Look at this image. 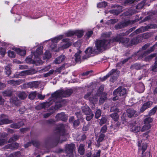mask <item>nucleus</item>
I'll use <instances>...</instances> for the list:
<instances>
[{"mask_svg": "<svg viewBox=\"0 0 157 157\" xmlns=\"http://www.w3.org/2000/svg\"><path fill=\"white\" fill-rule=\"evenodd\" d=\"M72 92L71 90H68L65 91L59 90L56 91L52 94L51 97L50 98V101L49 102H44L39 105L36 107V109H40L41 108H45L48 107L52 103L51 100L55 101L58 98L62 97H66L69 96Z\"/></svg>", "mask_w": 157, "mask_h": 157, "instance_id": "nucleus-1", "label": "nucleus"}, {"mask_svg": "<svg viewBox=\"0 0 157 157\" xmlns=\"http://www.w3.org/2000/svg\"><path fill=\"white\" fill-rule=\"evenodd\" d=\"M110 42V40L108 39L98 40L95 42L94 47L99 53L102 50L109 48Z\"/></svg>", "mask_w": 157, "mask_h": 157, "instance_id": "nucleus-2", "label": "nucleus"}, {"mask_svg": "<svg viewBox=\"0 0 157 157\" xmlns=\"http://www.w3.org/2000/svg\"><path fill=\"white\" fill-rule=\"evenodd\" d=\"M135 29V28H132L128 31H127L126 33H122L117 35L113 39V41L119 42L123 44H127L129 41V39L122 37H121V36H124L126 34H128L130 32L132 31Z\"/></svg>", "mask_w": 157, "mask_h": 157, "instance_id": "nucleus-3", "label": "nucleus"}, {"mask_svg": "<svg viewBox=\"0 0 157 157\" xmlns=\"http://www.w3.org/2000/svg\"><path fill=\"white\" fill-rule=\"evenodd\" d=\"M75 149L74 144H67L65 146V151L67 156L69 157H73V152Z\"/></svg>", "mask_w": 157, "mask_h": 157, "instance_id": "nucleus-4", "label": "nucleus"}, {"mask_svg": "<svg viewBox=\"0 0 157 157\" xmlns=\"http://www.w3.org/2000/svg\"><path fill=\"white\" fill-rule=\"evenodd\" d=\"M34 57V60H33L31 56H28L26 59L25 61L28 63L33 64L36 66L43 63V62L40 59V58H37L36 57Z\"/></svg>", "mask_w": 157, "mask_h": 157, "instance_id": "nucleus-5", "label": "nucleus"}, {"mask_svg": "<svg viewBox=\"0 0 157 157\" xmlns=\"http://www.w3.org/2000/svg\"><path fill=\"white\" fill-rule=\"evenodd\" d=\"M54 133L56 135L60 136L59 139L61 138V136H63L64 135L65 130L64 125L62 124L59 125L57 126L56 130L55 131Z\"/></svg>", "mask_w": 157, "mask_h": 157, "instance_id": "nucleus-6", "label": "nucleus"}, {"mask_svg": "<svg viewBox=\"0 0 157 157\" xmlns=\"http://www.w3.org/2000/svg\"><path fill=\"white\" fill-rule=\"evenodd\" d=\"M85 52L87 56L86 58L83 57V59H86L89 57L91 54H97L98 53L97 50L94 47V48H88L85 51Z\"/></svg>", "mask_w": 157, "mask_h": 157, "instance_id": "nucleus-7", "label": "nucleus"}, {"mask_svg": "<svg viewBox=\"0 0 157 157\" xmlns=\"http://www.w3.org/2000/svg\"><path fill=\"white\" fill-rule=\"evenodd\" d=\"M134 23V21H130L129 20L125 21L124 22H121L118 23L115 26V28L116 29H121L127 26L129 24H132Z\"/></svg>", "mask_w": 157, "mask_h": 157, "instance_id": "nucleus-8", "label": "nucleus"}, {"mask_svg": "<svg viewBox=\"0 0 157 157\" xmlns=\"http://www.w3.org/2000/svg\"><path fill=\"white\" fill-rule=\"evenodd\" d=\"M126 93V90L122 86H120L113 92L114 95H117L119 96H124Z\"/></svg>", "mask_w": 157, "mask_h": 157, "instance_id": "nucleus-9", "label": "nucleus"}, {"mask_svg": "<svg viewBox=\"0 0 157 157\" xmlns=\"http://www.w3.org/2000/svg\"><path fill=\"white\" fill-rule=\"evenodd\" d=\"M146 36L147 34L145 33L143 34L142 36H138L131 40V44H135L138 43L141 41V39L143 37L144 38H147V37Z\"/></svg>", "mask_w": 157, "mask_h": 157, "instance_id": "nucleus-10", "label": "nucleus"}, {"mask_svg": "<svg viewBox=\"0 0 157 157\" xmlns=\"http://www.w3.org/2000/svg\"><path fill=\"white\" fill-rule=\"evenodd\" d=\"M85 99H89V101L94 104L97 101V96L93 97L91 96V94L90 92L86 94L84 97Z\"/></svg>", "mask_w": 157, "mask_h": 157, "instance_id": "nucleus-11", "label": "nucleus"}, {"mask_svg": "<svg viewBox=\"0 0 157 157\" xmlns=\"http://www.w3.org/2000/svg\"><path fill=\"white\" fill-rule=\"evenodd\" d=\"M12 122V120H9L7 118L6 115L2 114L0 116V125L8 124Z\"/></svg>", "mask_w": 157, "mask_h": 157, "instance_id": "nucleus-12", "label": "nucleus"}, {"mask_svg": "<svg viewBox=\"0 0 157 157\" xmlns=\"http://www.w3.org/2000/svg\"><path fill=\"white\" fill-rule=\"evenodd\" d=\"M112 7L116 9L110 10L109 12L111 13L118 15L122 11V7L120 6L115 5L113 6Z\"/></svg>", "mask_w": 157, "mask_h": 157, "instance_id": "nucleus-13", "label": "nucleus"}, {"mask_svg": "<svg viewBox=\"0 0 157 157\" xmlns=\"http://www.w3.org/2000/svg\"><path fill=\"white\" fill-rule=\"evenodd\" d=\"M138 145L139 147V151H142V154L146 150L147 147V145L146 143H142L141 140L138 142Z\"/></svg>", "mask_w": 157, "mask_h": 157, "instance_id": "nucleus-14", "label": "nucleus"}, {"mask_svg": "<svg viewBox=\"0 0 157 157\" xmlns=\"http://www.w3.org/2000/svg\"><path fill=\"white\" fill-rule=\"evenodd\" d=\"M25 82L24 80L19 79L16 81L13 80H10L7 81V83L12 86L19 85Z\"/></svg>", "mask_w": 157, "mask_h": 157, "instance_id": "nucleus-15", "label": "nucleus"}, {"mask_svg": "<svg viewBox=\"0 0 157 157\" xmlns=\"http://www.w3.org/2000/svg\"><path fill=\"white\" fill-rule=\"evenodd\" d=\"M152 104V102L149 101L144 104L141 108L140 112L143 113L145 110L149 108Z\"/></svg>", "mask_w": 157, "mask_h": 157, "instance_id": "nucleus-16", "label": "nucleus"}, {"mask_svg": "<svg viewBox=\"0 0 157 157\" xmlns=\"http://www.w3.org/2000/svg\"><path fill=\"white\" fill-rule=\"evenodd\" d=\"M127 115L129 117H135L137 115L136 111L132 108L128 109L127 110Z\"/></svg>", "mask_w": 157, "mask_h": 157, "instance_id": "nucleus-17", "label": "nucleus"}, {"mask_svg": "<svg viewBox=\"0 0 157 157\" xmlns=\"http://www.w3.org/2000/svg\"><path fill=\"white\" fill-rule=\"evenodd\" d=\"M19 144L17 143L9 144L4 147L5 149H17L19 147Z\"/></svg>", "mask_w": 157, "mask_h": 157, "instance_id": "nucleus-18", "label": "nucleus"}, {"mask_svg": "<svg viewBox=\"0 0 157 157\" xmlns=\"http://www.w3.org/2000/svg\"><path fill=\"white\" fill-rule=\"evenodd\" d=\"M62 44V48H67L71 45V43L69 42L68 39H65L63 40Z\"/></svg>", "mask_w": 157, "mask_h": 157, "instance_id": "nucleus-19", "label": "nucleus"}, {"mask_svg": "<svg viewBox=\"0 0 157 157\" xmlns=\"http://www.w3.org/2000/svg\"><path fill=\"white\" fill-rule=\"evenodd\" d=\"M74 64V62L71 63H65L64 64L62 67H61L58 68H57L55 70V72H60L62 69L63 68H64L67 67L72 65Z\"/></svg>", "mask_w": 157, "mask_h": 157, "instance_id": "nucleus-20", "label": "nucleus"}, {"mask_svg": "<svg viewBox=\"0 0 157 157\" xmlns=\"http://www.w3.org/2000/svg\"><path fill=\"white\" fill-rule=\"evenodd\" d=\"M43 48L42 46H40L37 49L36 52L33 54L34 57L40 58L39 56L43 53Z\"/></svg>", "mask_w": 157, "mask_h": 157, "instance_id": "nucleus-21", "label": "nucleus"}, {"mask_svg": "<svg viewBox=\"0 0 157 157\" xmlns=\"http://www.w3.org/2000/svg\"><path fill=\"white\" fill-rule=\"evenodd\" d=\"M136 88L139 93H142L145 90V87L142 83H140L136 86Z\"/></svg>", "mask_w": 157, "mask_h": 157, "instance_id": "nucleus-22", "label": "nucleus"}, {"mask_svg": "<svg viewBox=\"0 0 157 157\" xmlns=\"http://www.w3.org/2000/svg\"><path fill=\"white\" fill-rule=\"evenodd\" d=\"M56 118L58 120H61L63 121H65L67 120L65 114L64 113L57 114L56 116Z\"/></svg>", "mask_w": 157, "mask_h": 157, "instance_id": "nucleus-23", "label": "nucleus"}, {"mask_svg": "<svg viewBox=\"0 0 157 157\" xmlns=\"http://www.w3.org/2000/svg\"><path fill=\"white\" fill-rule=\"evenodd\" d=\"M65 57L64 55H61L55 59L54 62L56 64H59L64 60Z\"/></svg>", "mask_w": 157, "mask_h": 157, "instance_id": "nucleus-24", "label": "nucleus"}, {"mask_svg": "<svg viewBox=\"0 0 157 157\" xmlns=\"http://www.w3.org/2000/svg\"><path fill=\"white\" fill-rule=\"evenodd\" d=\"M82 112L86 115L91 113V110L88 106L87 105H85L82 108Z\"/></svg>", "mask_w": 157, "mask_h": 157, "instance_id": "nucleus-25", "label": "nucleus"}, {"mask_svg": "<svg viewBox=\"0 0 157 157\" xmlns=\"http://www.w3.org/2000/svg\"><path fill=\"white\" fill-rule=\"evenodd\" d=\"M119 73V72L117 69H113L108 73L107 76H110V75H115L117 77Z\"/></svg>", "mask_w": 157, "mask_h": 157, "instance_id": "nucleus-26", "label": "nucleus"}, {"mask_svg": "<svg viewBox=\"0 0 157 157\" xmlns=\"http://www.w3.org/2000/svg\"><path fill=\"white\" fill-rule=\"evenodd\" d=\"M32 144L34 146L36 147H37L39 144L37 141L32 140L31 142H29L27 144H25L24 145V147L25 148H27L31 146Z\"/></svg>", "mask_w": 157, "mask_h": 157, "instance_id": "nucleus-27", "label": "nucleus"}, {"mask_svg": "<svg viewBox=\"0 0 157 157\" xmlns=\"http://www.w3.org/2000/svg\"><path fill=\"white\" fill-rule=\"evenodd\" d=\"M147 30V26L145 27H142L136 30V31L132 33V34H134L135 33H141L144 32Z\"/></svg>", "mask_w": 157, "mask_h": 157, "instance_id": "nucleus-28", "label": "nucleus"}, {"mask_svg": "<svg viewBox=\"0 0 157 157\" xmlns=\"http://www.w3.org/2000/svg\"><path fill=\"white\" fill-rule=\"evenodd\" d=\"M27 85L30 88L33 87L36 88L38 86V84L36 82H30L27 84Z\"/></svg>", "mask_w": 157, "mask_h": 157, "instance_id": "nucleus-29", "label": "nucleus"}, {"mask_svg": "<svg viewBox=\"0 0 157 157\" xmlns=\"http://www.w3.org/2000/svg\"><path fill=\"white\" fill-rule=\"evenodd\" d=\"M13 93V91L11 90H7L2 92V94L4 96H10Z\"/></svg>", "mask_w": 157, "mask_h": 157, "instance_id": "nucleus-30", "label": "nucleus"}, {"mask_svg": "<svg viewBox=\"0 0 157 157\" xmlns=\"http://www.w3.org/2000/svg\"><path fill=\"white\" fill-rule=\"evenodd\" d=\"M15 51L17 53L21 56H24L26 54V51L25 50H21L19 48H16Z\"/></svg>", "mask_w": 157, "mask_h": 157, "instance_id": "nucleus-31", "label": "nucleus"}, {"mask_svg": "<svg viewBox=\"0 0 157 157\" xmlns=\"http://www.w3.org/2000/svg\"><path fill=\"white\" fill-rule=\"evenodd\" d=\"M156 44H155L152 47H151L150 50L144 52L143 53V55H142V57H143L144 56H146L147 54L150 53L152 52L155 49V46H156Z\"/></svg>", "mask_w": 157, "mask_h": 157, "instance_id": "nucleus-32", "label": "nucleus"}, {"mask_svg": "<svg viewBox=\"0 0 157 157\" xmlns=\"http://www.w3.org/2000/svg\"><path fill=\"white\" fill-rule=\"evenodd\" d=\"M18 96L21 99H25L27 96V94L24 92H20L18 94Z\"/></svg>", "mask_w": 157, "mask_h": 157, "instance_id": "nucleus-33", "label": "nucleus"}, {"mask_svg": "<svg viewBox=\"0 0 157 157\" xmlns=\"http://www.w3.org/2000/svg\"><path fill=\"white\" fill-rule=\"evenodd\" d=\"M10 103H13L15 105H17L19 102V101L17 97H12L10 100Z\"/></svg>", "mask_w": 157, "mask_h": 157, "instance_id": "nucleus-34", "label": "nucleus"}, {"mask_svg": "<svg viewBox=\"0 0 157 157\" xmlns=\"http://www.w3.org/2000/svg\"><path fill=\"white\" fill-rule=\"evenodd\" d=\"M78 151V153L81 155H83L85 151L84 146L83 144H80L79 147Z\"/></svg>", "mask_w": 157, "mask_h": 157, "instance_id": "nucleus-35", "label": "nucleus"}, {"mask_svg": "<svg viewBox=\"0 0 157 157\" xmlns=\"http://www.w3.org/2000/svg\"><path fill=\"white\" fill-rule=\"evenodd\" d=\"M75 35H76L79 37H81L83 34V31L82 30H76L74 31Z\"/></svg>", "mask_w": 157, "mask_h": 157, "instance_id": "nucleus-36", "label": "nucleus"}, {"mask_svg": "<svg viewBox=\"0 0 157 157\" xmlns=\"http://www.w3.org/2000/svg\"><path fill=\"white\" fill-rule=\"evenodd\" d=\"M51 57V54L48 51H46L44 53L43 59L44 60L45 59H48L50 58Z\"/></svg>", "mask_w": 157, "mask_h": 157, "instance_id": "nucleus-37", "label": "nucleus"}, {"mask_svg": "<svg viewBox=\"0 0 157 157\" xmlns=\"http://www.w3.org/2000/svg\"><path fill=\"white\" fill-rule=\"evenodd\" d=\"M151 124H145V125L143 126L140 131L142 132H144L149 129L151 128Z\"/></svg>", "mask_w": 157, "mask_h": 157, "instance_id": "nucleus-38", "label": "nucleus"}, {"mask_svg": "<svg viewBox=\"0 0 157 157\" xmlns=\"http://www.w3.org/2000/svg\"><path fill=\"white\" fill-rule=\"evenodd\" d=\"M63 37V35H61L59 36H58L55 37L52 40V41L53 44L57 43L60 39H62Z\"/></svg>", "mask_w": 157, "mask_h": 157, "instance_id": "nucleus-39", "label": "nucleus"}, {"mask_svg": "<svg viewBox=\"0 0 157 157\" xmlns=\"http://www.w3.org/2000/svg\"><path fill=\"white\" fill-rule=\"evenodd\" d=\"M153 121V119L150 117H148L146 118L144 121V124H150V123L152 122Z\"/></svg>", "mask_w": 157, "mask_h": 157, "instance_id": "nucleus-40", "label": "nucleus"}, {"mask_svg": "<svg viewBox=\"0 0 157 157\" xmlns=\"http://www.w3.org/2000/svg\"><path fill=\"white\" fill-rule=\"evenodd\" d=\"M81 53L80 51H79L77 53H76L75 56V60L76 62H77L80 61L81 59V56L79 54Z\"/></svg>", "mask_w": 157, "mask_h": 157, "instance_id": "nucleus-41", "label": "nucleus"}, {"mask_svg": "<svg viewBox=\"0 0 157 157\" xmlns=\"http://www.w3.org/2000/svg\"><path fill=\"white\" fill-rule=\"evenodd\" d=\"M140 126H134L131 128V131L133 132H137L140 131Z\"/></svg>", "mask_w": 157, "mask_h": 157, "instance_id": "nucleus-42", "label": "nucleus"}, {"mask_svg": "<svg viewBox=\"0 0 157 157\" xmlns=\"http://www.w3.org/2000/svg\"><path fill=\"white\" fill-rule=\"evenodd\" d=\"M19 136L17 135H14L9 140L8 142L9 143L11 142L17 140L19 138Z\"/></svg>", "mask_w": 157, "mask_h": 157, "instance_id": "nucleus-43", "label": "nucleus"}, {"mask_svg": "<svg viewBox=\"0 0 157 157\" xmlns=\"http://www.w3.org/2000/svg\"><path fill=\"white\" fill-rule=\"evenodd\" d=\"M30 73L31 71H30L25 70L22 71L20 73H19V75L20 76H22L29 75L30 74Z\"/></svg>", "mask_w": 157, "mask_h": 157, "instance_id": "nucleus-44", "label": "nucleus"}, {"mask_svg": "<svg viewBox=\"0 0 157 157\" xmlns=\"http://www.w3.org/2000/svg\"><path fill=\"white\" fill-rule=\"evenodd\" d=\"M107 5V3L105 2H103L98 3L97 5V7L98 8H104Z\"/></svg>", "mask_w": 157, "mask_h": 157, "instance_id": "nucleus-45", "label": "nucleus"}, {"mask_svg": "<svg viewBox=\"0 0 157 157\" xmlns=\"http://www.w3.org/2000/svg\"><path fill=\"white\" fill-rule=\"evenodd\" d=\"M157 110V107L156 106L154 107L152 109H151L149 112L148 115V116H151L152 115H154Z\"/></svg>", "mask_w": 157, "mask_h": 157, "instance_id": "nucleus-46", "label": "nucleus"}, {"mask_svg": "<svg viewBox=\"0 0 157 157\" xmlns=\"http://www.w3.org/2000/svg\"><path fill=\"white\" fill-rule=\"evenodd\" d=\"M107 120V118L106 117H102L101 119L100 120L99 122V124L101 126L103 124L106 123Z\"/></svg>", "mask_w": 157, "mask_h": 157, "instance_id": "nucleus-47", "label": "nucleus"}, {"mask_svg": "<svg viewBox=\"0 0 157 157\" xmlns=\"http://www.w3.org/2000/svg\"><path fill=\"white\" fill-rule=\"evenodd\" d=\"M10 66L8 65L5 68V72L6 74L9 76L10 75L11 71L10 69Z\"/></svg>", "mask_w": 157, "mask_h": 157, "instance_id": "nucleus-48", "label": "nucleus"}, {"mask_svg": "<svg viewBox=\"0 0 157 157\" xmlns=\"http://www.w3.org/2000/svg\"><path fill=\"white\" fill-rule=\"evenodd\" d=\"M110 116L115 121H117L119 118V115L117 113L112 114Z\"/></svg>", "mask_w": 157, "mask_h": 157, "instance_id": "nucleus-49", "label": "nucleus"}, {"mask_svg": "<svg viewBox=\"0 0 157 157\" xmlns=\"http://www.w3.org/2000/svg\"><path fill=\"white\" fill-rule=\"evenodd\" d=\"M36 92H33L31 93L29 95V98L31 100L34 99L36 96Z\"/></svg>", "mask_w": 157, "mask_h": 157, "instance_id": "nucleus-50", "label": "nucleus"}, {"mask_svg": "<svg viewBox=\"0 0 157 157\" xmlns=\"http://www.w3.org/2000/svg\"><path fill=\"white\" fill-rule=\"evenodd\" d=\"M21 126V125L19 123L13 124L10 125V127L11 128H14L16 129H17L20 128Z\"/></svg>", "mask_w": 157, "mask_h": 157, "instance_id": "nucleus-51", "label": "nucleus"}, {"mask_svg": "<svg viewBox=\"0 0 157 157\" xmlns=\"http://www.w3.org/2000/svg\"><path fill=\"white\" fill-rule=\"evenodd\" d=\"M118 21V20L117 19H112L109 20L108 22L107 23L109 25L110 24H113L117 22Z\"/></svg>", "mask_w": 157, "mask_h": 157, "instance_id": "nucleus-52", "label": "nucleus"}, {"mask_svg": "<svg viewBox=\"0 0 157 157\" xmlns=\"http://www.w3.org/2000/svg\"><path fill=\"white\" fill-rule=\"evenodd\" d=\"M86 115L87 116L86 117V119L87 121H90L93 118L94 116V114L92 113Z\"/></svg>", "mask_w": 157, "mask_h": 157, "instance_id": "nucleus-53", "label": "nucleus"}, {"mask_svg": "<svg viewBox=\"0 0 157 157\" xmlns=\"http://www.w3.org/2000/svg\"><path fill=\"white\" fill-rule=\"evenodd\" d=\"M75 35L74 31H70L65 33V35L67 37H70Z\"/></svg>", "mask_w": 157, "mask_h": 157, "instance_id": "nucleus-54", "label": "nucleus"}, {"mask_svg": "<svg viewBox=\"0 0 157 157\" xmlns=\"http://www.w3.org/2000/svg\"><path fill=\"white\" fill-rule=\"evenodd\" d=\"M101 110L99 109H98L96 112L95 114V117L96 118L98 119L101 116Z\"/></svg>", "mask_w": 157, "mask_h": 157, "instance_id": "nucleus-55", "label": "nucleus"}, {"mask_svg": "<svg viewBox=\"0 0 157 157\" xmlns=\"http://www.w3.org/2000/svg\"><path fill=\"white\" fill-rule=\"evenodd\" d=\"M141 67L140 65L138 64H135L134 65H133L131 67V68H132L133 69H135L136 70H139L140 69Z\"/></svg>", "mask_w": 157, "mask_h": 157, "instance_id": "nucleus-56", "label": "nucleus"}, {"mask_svg": "<svg viewBox=\"0 0 157 157\" xmlns=\"http://www.w3.org/2000/svg\"><path fill=\"white\" fill-rule=\"evenodd\" d=\"M105 137V135L103 134H101L99 136L98 139V142H101Z\"/></svg>", "mask_w": 157, "mask_h": 157, "instance_id": "nucleus-57", "label": "nucleus"}, {"mask_svg": "<svg viewBox=\"0 0 157 157\" xmlns=\"http://www.w3.org/2000/svg\"><path fill=\"white\" fill-rule=\"evenodd\" d=\"M110 36V34L108 33H104L102 34L101 36L103 38H109Z\"/></svg>", "mask_w": 157, "mask_h": 157, "instance_id": "nucleus-58", "label": "nucleus"}, {"mask_svg": "<svg viewBox=\"0 0 157 157\" xmlns=\"http://www.w3.org/2000/svg\"><path fill=\"white\" fill-rule=\"evenodd\" d=\"M101 151L98 150L97 152L94 153L92 156L91 157H100V156Z\"/></svg>", "mask_w": 157, "mask_h": 157, "instance_id": "nucleus-59", "label": "nucleus"}, {"mask_svg": "<svg viewBox=\"0 0 157 157\" xmlns=\"http://www.w3.org/2000/svg\"><path fill=\"white\" fill-rule=\"evenodd\" d=\"M8 56L9 57L12 58L14 57L15 55L14 52L9 51L8 52Z\"/></svg>", "mask_w": 157, "mask_h": 157, "instance_id": "nucleus-60", "label": "nucleus"}, {"mask_svg": "<svg viewBox=\"0 0 157 157\" xmlns=\"http://www.w3.org/2000/svg\"><path fill=\"white\" fill-rule=\"evenodd\" d=\"M6 141L5 139H0V146L4 145L6 143Z\"/></svg>", "mask_w": 157, "mask_h": 157, "instance_id": "nucleus-61", "label": "nucleus"}, {"mask_svg": "<svg viewBox=\"0 0 157 157\" xmlns=\"http://www.w3.org/2000/svg\"><path fill=\"white\" fill-rule=\"evenodd\" d=\"M54 71L53 70H50L48 72L45 74L44 75V76L45 77H47L52 74L53 73Z\"/></svg>", "mask_w": 157, "mask_h": 157, "instance_id": "nucleus-62", "label": "nucleus"}, {"mask_svg": "<svg viewBox=\"0 0 157 157\" xmlns=\"http://www.w3.org/2000/svg\"><path fill=\"white\" fill-rule=\"evenodd\" d=\"M107 126L106 125H104L101 128L100 132L105 133L106 132L107 129Z\"/></svg>", "mask_w": 157, "mask_h": 157, "instance_id": "nucleus-63", "label": "nucleus"}, {"mask_svg": "<svg viewBox=\"0 0 157 157\" xmlns=\"http://www.w3.org/2000/svg\"><path fill=\"white\" fill-rule=\"evenodd\" d=\"M74 46L77 47V48H79L81 46V44L80 41H78L74 44Z\"/></svg>", "mask_w": 157, "mask_h": 157, "instance_id": "nucleus-64", "label": "nucleus"}]
</instances>
